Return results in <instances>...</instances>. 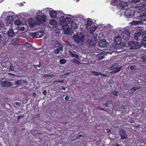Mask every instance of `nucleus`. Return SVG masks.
Instances as JSON below:
<instances>
[{
	"label": "nucleus",
	"mask_w": 146,
	"mask_h": 146,
	"mask_svg": "<svg viewBox=\"0 0 146 146\" xmlns=\"http://www.w3.org/2000/svg\"><path fill=\"white\" fill-rule=\"evenodd\" d=\"M130 33L129 30L125 29L121 34V36H119V40H121L122 42L123 40L125 42L128 41L130 38Z\"/></svg>",
	"instance_id": "f257e3e1"
},
{
	"label": "nucleus",
	"mask_w": 146,
	"mask_h": 146,
	"mask_svg": "<svg viewBox=\"0 0 146 146\" xmlns=\"http://www.w3.org/2000/svg\"><path fill=\"white\" fill-rule=\"evenodd\" d=\"M135 18L139 21H133L134 24L135 25H141L143 23V22L146 21V15H145L140 14L138 16Z\"/></svg>",
	"instance_id": "f03ea898"
},
{
	"label": "nucleus",
	"mask_w": 146,
	"mask_h": 146,
	"mask_svg": "<svg viewBox=\"0 0 146 146\" xmlns=\"http://www.w3.org/2000/svg\"><path fill=\"white\" fill-rule=\"evenodd\" d=\"M46 17L44 14L42 15H37L35 19L36 25H39L45 22L46 21Z\"/></svg>",
	"instance_id": "7ed1b4c3"
},
{
	"label": "nucleus",
	"mask_w": 146,
	"mask_h": 146,
	"mask_svg": "<svg viewBox=\"0 0 146 146\" xmlns=\"http://www.w3.org/2000/svg\"><path fill=\"white\" fill-rule=\"evenodd\" d=\"M74 41L78 43L79 45H82L84 44V36L82 35L80 37L78 35H74L73 36Z\"/></svg>",
	"instance_id": "20e7f679"
},
{
	"label": "nucleus",
	"mask_w": 146,
	"mask_h": 146,
	"mask_svg": "<svg viewBox=\"0 0 146 146\" xmlns=\"http://www.w3.org/2000/svg\"><path fill=\"white\" fill-rule=\"evenodd\" d=\"M128 45L130 47V49H136L142 47V45H140L139 42H130L128 43Z\"/></svg>",
	"instance_id": "39448f33"
},
{
	"label": "nucleus",
	"mask_w": 146,
	"mask_h": 146,
	"mask_svg": "<svg viewBox=\"0 0 146 146\" xmlns=\"http://www.w3.org/2000/svg\"><path fill=\"white\" fill-rule=\"evenodd\" d=\"M57 15L60 18L59 21L60 25H63V22L62 20L64 19V14L62 11H58L57 12Z\"/></svg>",
	"instance_id": "423d86ee"
},
{
	"label": "nucleus",
	"mask_w": 146,
	"mask_h": 146,
	"mask_svg": "<svg viewBox=\"0 0 146 146\" xmlns=\"http://www.w3.org/2000/svg\"><path fill=\"white\" fill-rule=\"evenodd\" d=\"M144 32L142 31H140L139 32H138L134 34V39L138 40L140 39L139 38H142L144 35Z\"/></svg>",
	"instance_id": "0eeeda50"
},
{
	"label": "nucleus",
	"mask_w": 146,
	"mask_h": 146,
	"mask_svg": "<svg viewBox=\"0 0 146 146\" xmlns=\"http://www.w3.org/2000/svg\"><path fill=\"white\" fill-rule=\"evenodd\" d=\"M115 44H113L112 46L113 48L118 49L119 48V35H118L115 36L114 39Z\"/></svg>",
	"instance_id": "6e6552de"
},
{
	"label": "nucleus",
	"mask_w": 146,
	"mask_h": 146,
	"mask_svg": "<svg viewBox=\"0 0 146 146\" xmlns=\"http://www.w3.org/2000/svg\"><path fill=\"white\" fill-rule=\"evenodd\" d=\"M108 43L105 39H102L99 42V45L101 47H104L107 46Z\"/></svg>",
	"instance_id": "1a4fd4ad"
},
{
	"label": "nucleus",
	"mask_w": 146,
	"mask_h": 146,
	"mask_svg": "<svg viewBox=\"0 0 146 146\" xmlns=\"http://www.w3.org/2000/svg\"><path fill=\"white\" fill-rule=\"evenodd\" d=\"M134 14L133 12H131L130 11L127 10L125 11L124 13V15L126 17L129 18H131L133 17Z\"/></svg>",
	"instance_id": "9d476101"
},
{
	"label": "nucleus",
	"mask_w": 146,
	"mask_h": 146,
	"mask_svg": "<svg viewBox=\"0 0 146 146\" xmlns=\"http://www.w3.org/2000/svg\"><path fill=\"white\" fill-rule=\"evenodd\" d=\"M119 135L121 136V138L122 139H125L127 138V135L125 131L121 130L119 131Z\"/></svg>",
	"instance_id": "9b49d317"
},
{
	"label": "nucleus",
	"mask_w": 146,
	"mask_h": 146,
	"mask_svg": "<svg viewBox=\"0 0 146 146\" xmlns=\"http://www.w3.org/2000/svg\"><path fill=\"white\" fill-rule=\"evenodd\" d=\"M114 69H115L116 70L112 72H113V73H115L119 71V67L117 66V64L116 63L114 64L110 68V69L111 70H113Z\"/></svg>",
	"instance_id": "f8f14e48"
},
{
	"label": "nucleus",
	"mask_w": 146,
	"mask_h": 146,
	"mask_svg": "<svg viewBox=\"0 0 146 146\" xmlns=\"http://www.w3.org/2000/svg\"><path fill=\"white\" fill-rule=\"evenodd\" d=\"M13 19L14 18L13 16H8L7 17L5 21L7 23V24H10L13 21Z\"/></svg>",
	"instance_id": "ddd939ff"
},
{
	"label": "nucleus",
	"mask_w": 146,
	"mask_h": 146,
	"mask_svg": "<svg viewBox=\"0 0 146 146\" xmlns=\"http://www.w3.org/2000/svg\"><path fill=\"white\" fill-rule=\"evenodd\" d=\"M49 14L51 18H56L57 17V12L54 10L50 11Z\"/></svg>",
	"instance_id": "4468645a"
},
{
	"label": "nucleus",
	"mask_w": 146,
	"mask_h": 146,
	"mask_svg": "<svg viewBox=\"0 0 146 146\" xmlns=\"http://www.w3.org/2000/svg\"><path fill=\"white\" fill-rule=\"evenodd\" d=\"M29 24L30 27H33L36 25V21L35 20V22L33 19H29Z\"/></svg>",
	"instance_id": "2eb2a0df"
},
{
	"label": "nucleus",
	"mask_w": 146,
	"mask_h": 146,
	"mask_svg": "<svg viewBox=\"0 0 146 146\" xmlns=\"http://www.w3.org/2000/svg\"><path fill=\"white\" fill-rule=\"evenodd\" d=\"M140 89V88L139 87H133L129 90L128 92L129 93L132 94L136 90Z\"/></svg>",
	"instance_id": "dca6fc26"
},
{
	"label": "nucleus",
	"mask_w": 146,
	"mask_h": 146,
	"mask_svg": "<svg viewBox=\"0 0 146 146\" xmlns=\"http://www.w3.org/2000/svg\"><path fill=\"white\" fill-rule=\"evenodd\" d=\"M71 20V19L69 17H66V18H65L64 17V20H62L63 21V25L64 23L65 24H68L70 22V21Z\"/></svg>",
	"instance_id": "f3484780"
},
{
	"label": "nucleus",
	"mask_w": 146,
	"mask_h": 146,
	"mask_svg": "<svg viewBox=\"0 0 146 146\" xmlns=\"http://www.w3.org/2000/svg\"><path fill=\"white\" fill-rule=\"evenodd\" d=\"M52 46L54 47H60L61 44L57 41H54L52 42Z\"/></svg>",
	"instance_id": "a211bd4d"
},
{
	"label": "nucleus",
	"mask_w": 146,
	"mask_h": 146,
	"mask_svg": "<svg viewBox=\"0 0 146 146\" xmlns=\"http://www.w3.org/2000/svg\"><path fill=\"white\" fill-rule=\"evenodd\" d=\"M92 19H90V20L87 21L86 24V28H87L91 29L92 27Z\"/></svg>",
	"instance_id": "6ab92c4d"
},
{
	"label": "nucleus",
	"mask_w": 146,
	"mask_h": 146,
	"mask_svg": "<svg viewBox=\"0 0 146 146\" xmlns=\"http://www.w3.org/2000/svg\"><path fill=\"white\" fill-rule=\"evenodd\" d=\"M14 32L12 29H10L7 32V35L10 37L13 36L14 35Z\"/></svg>",
	"instance_id": "aec40b11"
},
{
	"label": "nucleus",
	"mask_w": 146,
	"mask_h": 146,
	"mask_svg": "<svg viewBox=\"0 0 146 146\" xmlns=\"http://www.w3.org/2000/svg\"><path fill=\"white\" fill-rule=\"evenodd\" d=\"M23 80H19L16 81L15 84V85H18V86H21L23 85Z\"/></svg>",
	"instance_id": "412c9836"
},
{
	"label": "nucleus",
	"mask_w": 146,
	"mask_h": 146,
	"mask_svg": "<svg viewBox=\"0 0 146 146\" xmlns=\"http://www.w3.org/2000/svg\"><path fill=\"white\" fill-rule=\"evenodd\" d=\"M49 24L51 25H55L57 24V21L54 19H51L49 21Z\"/></svg>",
	"instance_id": "4be33fe9"
},
{
	"label": "nucleus",
	"mask_w": 146,
	"mask_h": 146,
	"mask_svg": "<svg viewBox=\"0 0 146 146\" xmlns=\"http://www.w3.org/2000/svg\"><path fill=\"white\" fill-rule=\"evenodd\" d=\"M71 28L72 29L75 30L77 29L78 27V24L75 23H71Z\"/></svg>",
	"instance_id": "5701e85b"
},
{
	"label": "nucleus",
	"mask_w": 146,
	"mask_h": 146,
	"mask_svg": "<svg viewBox=\"0 0 146 146\" xmlns=\"http://www.w3.org/2000/svg\"><path fill=\"white\" fill-rule=\"evenodd\" d=\"M118 1L119 0H112L111 2V4L112 5L117 6V7Z\"/></svg>",
	"instance_id": "b1692460"
},
{
	"label": "nucleus",
	"mask_w": 146,
	"mask_h": 146,
	"mask_svg": "<svg viewBox=\"0 0 146 146\" xmlns=\"http://www.w3.org/2000/svg\"><path fill=\"white\" fill-rule=\"evenodd\" d=\"M3 18H0V29H1L3 28L4 27V21H3Z\"/></svg>",
	"instance_id": "393cba45"
},
{
	"label": "nucleus",
	"mask_w": 146,
	"mask_h": 146,
	"mask_svg": "<svg viewBox=\"0 0 146 146\" xmlns=\"http://www.w3.org/2000/svg\"><path fill=\"white\" fill-rule=\"evenodd\" d=\"M62 49V47H58L57 48L55 49L53 51L54 53L56 54L59 53L60 51Z\"/></svg>",
	"instance_id": "a878e982"
},
{
	"label": "nucleus",
	"mask_w": 146,
	"mask_h": 146,
	"mask_svg": "<svg viewBox=\"0 0 146 146\" xmlns=\"http://www.w3.org/2000/svg\"><path fill=\"white\" fill-rule=\"evenodd\" d=\"M36 38H39L41 37L43 35L42 31H38L37 33H36Z\"/></svg>",
	"instance_id": "bb28decb"
},
{
	"label": "nucleus",
	"mask_w": 146,
	"mask_h": 146,
	"mask_svg": "<svg viewBox=\"0 0 146 146\" xmlns=\"http://www.w3.org/2000/svg\"><path fill=\"white\" fill-rule=\"evenodd\" d=\"M97 26L94 25V27L93 26H92V27L90 29V31L91 33H93L95 32V30H96L97 28Z\"/></svg>",
	"instance_id": "cd10ccee"
},
{
	"label": "nucleus",
	"mask_w": 146,
	"mask_h": 146,
	"mask_svg": "<svg viewBox=\"0 0 146 146\" xmlns=\"http://www.w3.org/2000/svg\"><path fill=\"white\" fill-rule=\"evenodd\" d=\"M140 12L139 14H141L142 15H145L146 13V9L142 8L140 10ZM139 14V13H138Z\"/></svg>",
	"instance_id": "c85d7f7f"
},
{
	"label": "nucleus",
	"mask_w": 146,
	"mask_h": 146,
	"mask_svg": "<svg viewBox=\"0 0 146 146\" xmlns=\"http://www.w3.org/2000/svg\"><path fill=\"white\" fill-rule=\"evenodd\" d=\"M62 27V29L64 31H67L68 30L69 26L68 24H65V25H63Z\"/></svg>",
	"instance_id": "c756f323"
},
{
	"label": "nucleus",
	"mask_w": 146,
	"mask_h": 146,
	"mask_svg": "<svg viewBox=\"0 0 146 146\" xmlns=\"http://www.w3.org/2000/svg\"><path fill=\"white\" fill-rule=\"evenodd\" d=\"M4 79H3L1 81V85L4 87H7V81L6 80L4 81Z\"/></svg>",
	"instance_id": "7c9ffc66"
},
{
	"label": "nucleus",
	"mask_w": 146,
	"mask_h": 146,
	"mask_svg": "<svg viewBox=\"0 0 146 146\" xmlns=\"http://www.w3.org/2000/svg\"><path fill=\"white\" fill-rule=\"evenodd\" d=\"M119 48H121L124 47L125 46V45H126V44L124 42H119Z\"/></svg>",
	"instance_id": "2f4dec72"
},
{
	"label": "nucleus",
	"mask_w": 146,
	"mask_h": 146,
	"mask_svg": "<svg viewBox=\"0 0 146 146\" xmlns=\"http://www.w3.org/2000/svg\"><path fill=\"white\" fill-rule=\"evenodd\" d=\"M87 44L89 45L90 47H92L93 46L95 45L96 43V42H87Z\"/></svg>",
	"instance_id": "473e14b6"
},
{
	"label": "nucleus",
	"mask_w": 146,
	"mask_h": 146,
	"mask_svg": "<svg viewBox=\"0 0 146 146\" xmlns=\"http://www.w3.org/2000/svg\"><path fill=\"white\" fill-rule=\"evenodd\" d=\"M70 54L72 57H75L76 58H77V59L79 58L78 55L76 54L72 53V52H71L70 53Z\"/></svg>",
	"instance_id": "72a5a7b5"
},
{
	"label": "nucleus",
	"mask_w": 146,
	"mask_h": 146,
	"mask_svg": "<svg viewBox=\"0 0 146 146\" xmlns=\"http://www.w3.org/2000/svg\"><path fill=\"white\" fill-rule=\"evenodd\" d=\"M60 63L61 64H63L66 63V60L64 59H61L60 60Z\"/></svg>",
	"instance_id": "f704fd0d"
},
{
	"label": "nucleus",
	"mask_w": 146,
	"mask_h": 146,
	"mask_svg": "<svg viewBox=\"0 0 146 146\" xmlns=\"http://www.w3.org/2000/svg\"><path fill=\"white\" fill-rule=\"evenodd\" d=\"M72 62L78 65L80 63V62H79L78 60L77 59H76V58H74V59L73 60Z\"/></svg>",
	"instance_id": "c9c22d12"
},
{
	"label": "nucleus",
	"mask_w": 146,
	"mask_h": 146,
	"mask_svg": "<svg viewBox=\"0 0 146 146\" xmlns=\"http://www.w3.org/2000/svg\"><path fill=\"white\" fill-rule=\"evenodd\" d=\"M14 23L15 25H19L21 24V22L20 20H15Z\"/></svg>",
	"instance_id": "e433bc0d"
},
{
	"label": "nucleus",
	"mask_w": 146,
	"mask_h": 146,
	"mask_svg": "<svg viewBox=\"0 0 146 146\" xmlns=\"http://www.w3.org/2000/svg\"><path fill=\"white\" fill-rule=\"evenodd\" d=\"M141 43L140 45H142V46L143 45L144 47H146V41H141Z\"/></svg>",
	"instance_id": "4c0bfd02"
},
{
	"label": "nucleus",
	"mask_w": 146,
	"mask_h": 146,
	"mask_svg": "<svg viewBox=\"0 0 146 146\" xmlns=\"http://www.w3.org/2000/svg\"><path fill=\"white\" fill-rule=\"evenodd\" d=\"M92 72L93 73L94 75L97 76L99 75L100 74H101L100 72H97L95 71H93Z\"/></svg>",
	"instance_id": "58836bf2"
},
{
	"label": "nucleus",
	"mask_w": 146,
	"mask_h": 146,
	"mask_svg": "<svg viewBox=\"0 0 146 146\" xmlns=\"http://www.w3.org/2000/svg\"><path fill=\"white\" fill-rule=\"evenodd\" d=\"M54 82H57L58 83H64V81L62 80L58 81L57 80H56Z\"/></svg>",
	"instance_id": "ea45409f"
},
{
	"label": "nucleus",
	"mask_w": 146,
	"mask_h": 146,
	"mask_svg": "<svg viewBox=\"0 0 146 146\" xmlns=\"http://www.w3.org/2000/svg\"><path fill=\"white\" fill-rule=\"evenodd\" d=\"M36 32L31 33L30 35L32 37H36Z\"/></svg>",
	"instance_id": "a19ab883"
},
{
	"label": "nucleus",
	"mask_w": 146,
	"mask_h": 146,
	"mask_svg": "<svg viewBox=\"0 0 146 146\" xmlns=\"http://www.w3.org/2000/svg\"><path fill=\"white\" fill-rule=\"evenodd\" d=\"M7 86H10L13 85L12 82H7Z\"/></svg>",
	"instance_id": "79ce46f5"
},
{
	"label": "nucleus",
	"mask_w": 146,
	"mask_h": 146,
	"mask_svg": "<svg viewBox=\"0 0 146 146\" xmlns=\"http://www.w3.org/2000/svg\"><path fill=\"white\" fill-rule=\"evenodd\" d=\"M84 137V135H81V134H80V135H79L77 137H76V139H79L81 137Z\"/></svg>",
	"instance_id": "37998d69"
},
{
	"label": "nucleus",
	"mask_w": 146,
	"mask_h": 146,
	"mask_svg": "<svg viewBox=\"0 0 146 146\" xmlns=\"http://www.w3.org/2000/svg\"><path fill=\"white\" fill-rule=\"evenodd\" d=\"M40 117V115L39 114H37L34 115L32 117L33 119H34L36 117L39 118Z\"/></svg>",
	"instance_id": "c03bdc74"
},
{
	"label": "nucleus",
	"mask_w": 146,
	"mask_h": 146,
	"mask_svg": "<svg viewBox=\"0 0 146 146\" xmlns=\"http://www.w3.org/2000/svg\"><path fill=\"white\" fill-rule=\"evenodd\" d=\"M10 69L11 71H13L14 70V68L13 66L11 64L9 66Z\"/></svg>",
	"instance_id": "a18cd8bd"
},
{
	"label": "nucleus",
	"mask_w": 146,
	"mask_h": 146,
	"mask_svg": "<svg viewBox=\"0 0 146 146\" xmlns=\"http://www.w3.org/2000/svg\"><path fill=\"white\" fill-rule=\"evenodd\" d=\"M143 41H142L146 42V35L144 36L143 38Z\"/></svg>",
	"instance_id": "49530a36"
},
{
	"label": "nucleus",
	"mask_w": 146,
	"mask_h": 146,
	"mask_svg": "<svg viewBox=\"0 0 146 146\" xmlns=\"http://www.w3.org/2000/svg\"><path fill=\"white\" fill-rule=\"evenodd\" d=\"M113 94L115 96H117L118 92L116 91H113Z\"/></svg>",
	"instance_id": "de8ad7c7"
},
{
	"label": "nucleus",
	"mask_w": 146,
	"mask_h": 146,
	"mask_svg": "<svg viewBox=\"0 0 146 146\" xmlns=\"http://www.w3.org/2000/svg\"><path fill=\"white\" fill-rule=\"evenodd\" d=\"M35 66H34V67H41V65L40 64H39L38 65H35Z\"/></svg>",
	"instance_id": "09e8293b"
},
{
	"label": "nucleus",
	"mask_w": 146,
	"mask_h": 146,
	"mask_svg": "<svg viewBox=\"0 0 146 146\" xmlns=\"http://www.w3.org/2000/svg\"><path fill=\"white\" fill-rule=\"evenodd\" d=\"M140 0H133V2L135 3H136L138 2H139Z\"/></svg>",
	"instance_id": "8fccbe9b"
},
{
	"label": "nucleus",
	"mask_w": 146,
	"mask_h": 146,
	"mask_svg": "<svg viewBox=\"0 0 146 146\" xmlns=\"http://www.w3.org/2000/svg\"><path fill=\"white\" fill-rule=\"evenodd\" d=\"M23 115H20L19 116H18V119H20V118L22 117H23Z\"/></svg>",
	"instance_id": "3c124183"
},
{
	"label": "nucleus",
	"mask_w": 146,
	"mask_h": 146,
	"mask_svg": "<svg viewBox=\"0 0 146 146\" xmlns=\"http://www.w3.org/2000/svg\"><path fill=\"white\" fill-rule=\"evenodd\" d=\"M46 90L43 91V92H42V94L44 95H46Z\"/></svg>",
	"instance_id": "603ef678"
},
{
	"label": "nucleus",
	"mask_w": 146,
	"mask_h": 146,
	"mask_svg": "<svg viewBox=\"0 0 146 146\" xmlns=\"http://www.w3.org/2000/svg\"><path fill=\"white\" fill-rule=\"evenodd\" d=\"M135 67V66H131L130 67V69L131 70H133L134 69Z\"/></svg>",
	"instance_id": "864d4df0"
},
{
	"label": "nucleus",
	"mask_w": 146,
	"mask_h": 146,
	"mask_svg": "<svg viewBox=\"0 0 146 146\" xmlns=\"http://www.w3.org/2000/svg\"><path fill=\"white\" fill-rule=\"evenodd\" d=\"M65 99L66 100H68L69 99V97L68 96H66L65 97Z\"/></svg>",
	"instance_id": "5fc2aeb1"
},
{
	"label": "nucleus",
	"mask_w": 146,
	"mask_h": 146,
	"mask_svg": "<svg viewBox=\"0 0 146 146\" xmlns=\"http://www.w3.org/2000/svg\"><path fill=\"white\" fill-rule=\"evenodd\" d=\"M18 44V42H13V45H17Z\"/></svg>",
	"instance_id": "6e6d98bb"
},
{
	"label": "nucleus",
	"mask_w": 146,
	"mask_h": 146,
	"mask_svg": "<svg viewBox=\"0 0 146 146\" xmlns=\"http://www.w3.org/2000/svg\"><path fill=\"white\" fill-rule=\"evenodd\" d=\"M105 105L107 107H108L109 106L108 104V103H107V102L105 103Z\"/></svg>",
	"instance_id": "4d7b16f0"
},
{
	"label": "nucleus",
	"mask_w": 146,
	"mask_h": 146,
	"mask_svg": "<svg viewBox=\"0 0 146 146\" xmlns=\"http://www.w3.org/2000/svg\"><path fill=\"white\" fill-rule=\"evenodd\" d=\"M104 58V57H103V56H99V59H102V58Z\"/></svg>",
	"instance_id": "13d9d810"
},
{
	"label": "nucleus",
	"mask_w": 146,
	"mask_h": 146,
	"mask_svg": "<svg viewBox=\"0 0 146 146\" xmlns=\"http://www.w3.org/2000/svg\"><path fill=\"white\" fill-rule=\"evenodd\" d=\"M143 60L144 61V62H146V58H143Z\"/></svg>",
	"instance_id": "bf43d9fd"
},
{
	"label": "nucleus",
	"mask_w": 146,
	"mask_h": 146,
	"mask_svg": "<svg viewBox=\"0 0 146 146\" xmlns=\"http://www.w3.org/2000/svg\"><path fill=\"white\" fill-rule=\"evenodd\" d=\"M15 104H16L17 105V106H18L19 105V102H15Z\"/></svg>",
	"instance_id": "052dcab7"
},
{
	"label": "nucleus",
	"mask_w": 146,
	"mask_h": 146,
	"mask_svg": "<svg viewBox=\"0 0 146 146\" xmlns=\"http://www.w3.org/2000/svg\"><path fill=\"white\" fill-rule=\"evenodd\" d=\"M33 96H36V94L35 93H34V92L33 94Z\"/></svg>",
	"instance_id": "680f3d73"
},
{
	"label": "nucleus",
	"mask_w": 146,
	"mask_h": 146,
	"mask_svg": "<svg viewBox=\"0 0 146 146\" xmlns=\"http://www.w3.org/2000/svg\"><path fill=\"white\" fill-rule=\"evenodd\" d=\"M44 75L45 76H47V77L51 76H50L49 75H48V74H45Z\"/></svg>",
	"instance_id": "e2e57ef3"
},
{
	"label": "nucleus",
	"mask_w": 146,
	"mask_h": 146,
	"mask_svg": "<svg viewBox=\"0 0 146 146\" xmlns=\"http://www.w3.org/2000/svg\"><path fill=\"white\" fill-rule=\"evenodd\" d=\"M76 139H76V137H75L74 139H72V141H74Z\"/></svg>",
	"instance_id": "0e129e2a"
},
{
	"label": "nucleus",
	"mask_w": 146,
	"mask_h": 146,
	"mask_svg": "<svg viewBox=\"0 0 146 146\" xmlns=\"http://www.w3.org/2000/svg\"><path fill=\"white\" fill-rule=\"evenodd\" d=\"M62 89L64 90L65 91L66 90V88L65 87H63L62 88Z\"/></svg>",
	"instance_id": "69168bd1"
},
{
	"label": "nucleus",
	"mask_w": 146,
	"mask_h": 146,
	"mask_svg": "<svg viewBox=\"0 0 146 146\" xmlns=\"http://www.w3.org/2000/svg\"><path fill=\"white\" fill-rule=\"evenodd\" d=\"M101 110L103 111H105V110L103 108H101Z\"/></svg>",
	"instance_id": "338daca9"
},
{
	"label": "nucleus",
	"mask_w": 146,
	"mask_h": 146,
	"mask_svg": "<svg viewBox=\"0 0 146 146\" xmlns=\"http://www.w3.org/2000/svg\"><path fill=\"white\" fill-rule=\"evenodd\" d=\"M123 109L124 110H125V107H124V106H123Z\"/></svg>",
	"instance_id": "774afa93"
}]
</instances>
